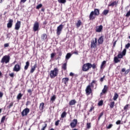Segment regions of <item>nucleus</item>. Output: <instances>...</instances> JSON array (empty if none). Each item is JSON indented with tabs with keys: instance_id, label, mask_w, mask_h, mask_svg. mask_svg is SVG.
Masks as SVG:
<instances>
[{
	"instance_id": "f257e3e1",
	"label": "nucleus",
	"mask_w": 130,
	"mask_h": 130,
	"mask_svg": "<svg viewBox=\"0 0 130 130\" xmlns=\"http://www.w3.org/2000/svg\"><path fill=\"white\" fill-rule=\"evenodd\" d=\"M126 54V49H124L122 53L119 52L117 56L114 57V62L115 63H118V62H120V59L123 58V56H125Z\"/></svg>"
},
{
	"instance_id": "f03ea898",
	"label": "nucleus",
	"mask_w": 130,
	"mask_h": 130,
	"mask_svg": "<svg viewBox=\"0 0 130 130\" xmlns=\"http://www.w3.org/2000/svg\"><path fill=\"white\" fill-rule=\"evenodd\" d=\"M94 84L97 85V81L95 80L92 81L91 83L86 86L85 93L87 96L92 93V88H94Z\"/></svg>"
},
{
	"instance_id": "7ed1b4c3",
	"label": "nucleus",
	"mask_w": 130,
	"mask_h": 130,
	"mask_svg": "<svg viewBox=\"0 0 130 130\" xmlns=\"http://www.w3.org/2000/svg\"><path fill=\"white\" fill-rule=\"evenodd\" d=\"M100 15V10L98 9H94V11H91L89 14V18L90 21H93L96 19L97 16Z\"/></svg>"
},
{
	"instance_id": "20e7f679",
	"label": "nucleus",
	"mask_w": 130,
	"mask_h": 130,
	"mask_svg": "<svg viewBox=\"0 0 130 130\" xmlns=\"http://www.w3.org/2000/svg\"><path fill=\"white\" fill-rule=\"evenodd\" d=\"M59 72L58 68L56 67L54 68L53 70H51L49 74L51 79H54V78L57 77Z\"/></svg>"
},
{
	"instance_id": "39448f33",
	"label": "nucleus",
	"mask_w": 130,
	"mask_h": 130,
	"mask_svg": "<svg viewBox=\"0 0 130 130\" xmlns=\"http://www.w3.org/2000/svg\"><path fill=\"white\" fill-rule=\"evenodd\" d=\"M11 59V57L10 55H5L1 59V63H9L10 62V60Z\"/></svg>"
},
{
	"instance_id": "423d86ee",
	"label": "nucleus",
	"mask_w": 130,
	"mask_h": 130,
	"mask_svg": "<svg viewBox=\"0 0 130 130\" xmlns=\"http://www.w3.org/2000/svg\"><path fill=\"white\" fill-rule=\"evenodd\" d=\"M90 66L91 63H86L84 64L82 67V71H83V72H88V71L91 69L90 67Z\"/></svg>"
},
{
	"instance_id": "0eeeda50",
	"label": "nucleus",
	"mask_w": 130,
	"mask_h": 130,
	"mask_svg": "<svg viewBox=\"0 0 130 130\" xmlns=\"http://www.w3.org/2000/svg\"><path fill=\"white\" fill-rule=\"evenodd\" d=\"M97 47V38H95L94 40H92L91 42L90 48L93 49V48H96Z\"/></svg>"
},
{
	"instance_id": "6e6552de",
	"label": "nucleus",
	"mask_w": 130,
	"mask_h": 130,
	"mask_svg": "<svg viewBox=\"0 0 130 130\" xmlns=\"http://www.w3.org/2000/svg\"><path fill=\"white\" fill-rule=\"evenodd\" d=\"M77 124H78V120L77 119H74L72 122L70 123V126L71 128H75L77 126Z\"/></svg>"
},
{
	"instance_id": "1a4fd4ad",
	"label": "nucleus",
	"mask_w": 130,
	"mask_h": 130,
	"mask_svg": "<svg viewBox=\"0 0 130 130\" xmlns=\"http://www.w3.org/2000/svg\"><path fill=\"white\" fill-rule=\"evenodd\" d=\"M63 28V25L62 24L59 25L57 27L56 34L58 36H59V35H60V33H61Z\"/></svg>"
},
{
	"instance_id": "9d476101",
	"label": "nucleus",
	"mask_w": 130,
	"mask_h": 130,
	"mask_svg": "<svg viewBox=\"0 0 130 130\" xmlns=\"http://www.w3.org/2000/svg\"><path fill=\"white\" fill-rule=\"evenodd\" d=\"M29 112H30V109H29V108H26L22 111V112H21V115L23 117L27 116Z\"/></svg>"
},
{
	"instance_id": "9b49d317",
	"label": "nucleus",
	"mask_w": 130,
	"mask_h": 130,
	"mask_svg": "<svg viewBox=\"0 0 130 130\" xmlns=\"http://www.w3.org/2000/svg\"><path fill=\"white\" fill-rule=\"evenodd\" d=\"M38 30H39V22L36 21L34 24L33 30L34 32H36V31H38Z\"/></svg>"
},
{
	"instance_id": "f8f14e48",
	"label": "nucleus",
	"mask_w": 130,
	"mask_h": 130,
	"mask_svg": "<svg viewBox=\"0 0 130 130\" xmlns=\"http://www.w3.org/2000/svg\"><path fill=\"white\" fill-rule=\"evenodd\" d=\"M20 28H21V21L18 20L15 23L14 29L18 31V30L20 29Z\"/></svg>"
},
{
	"instance_id": "ddd939ff",
	"label": "nucleus",
	"mask_w": 130,
	"mask_h": 130,
	"mask_svg": "<svg viewBox=\"0 0 130 130\" xmlns=\"http://www.w3.org/2000/svg\"><path fill=\"white\" fill-rule=\"evenodd\" d=\"M21 71V66L18 64L15 65L13 68V72H20Z\"/></svg>"
},
{
	"instance_id": "4468645a",
	"label": "nucleus",
	"mask_w": 130,
	"mask_h": 130,
	"mask_svg": "<svg viewBox=\"0 0 130 130\" xmlns=\"http://www.w3.org/2000/svg\"><path fill=\"white\" fill-rule=\"evenodd\" d=\"M117 5H118V1H114L113 2H110L109 4L108 5V7H117Z\"/></svg>"
},
{
	"instance_id": "2eb2a0df",
	"label": "nucleus",
	"mask_w": 130,
	"mask_h": 130,
	"mask_svg": "<svg viewBox=\"0 0 130 130\" xmlns=\"http://www.w3.org/2000/svg\"><path fill=\"white\" fill-rule=\"evenodd\" d=\"M121 73H124V75L125 76H126L130 72V66H129V69H127L126 70H125V68H122L121 70Z\"/></svg>"
},
{
	"instance_id": "dca6fc26",
	"label": "nucleus",
	"mask_w": 130,
	"mask_h": 130,
	"mask_svg": "<svg viewBox=\"0 0 130 130\" xmlns=\"http://www.w3.org/2000/svg\"><path fill=\"white\" fill-rule=\"evenodd\" d=\"M13 23H14V20L12 19H9L7 23V28H12L13 27Z\"/></svg>"
},
{
	"instance_id": "f3484780",
	"label": "nucleus",
	"mask_w": 130,
	"mask_h": 130,
	"mask_svg": "<svg viewBox=\"0 0 130 130\" xmlns=\"http://www.w3.org/2000/svg\"><path fill=\"white\" fill-rule=\"evenodd\" d=\"M104 36H102L99 38L98 40V44L99 45L103 44V42H104Z\"/></svg>"
},
{
	"instance_id": "a211bd4d",
	"label": "nucleus",
	"mask_w": 130,
	"mask_h": 130,
	"mask_svg": "<svg viewBox=\"0 0 130 130\" xmlns=\"http://www.w3.org/2000/svg\"><path fill=\"white\" fill-rule=\"evenodd\" d=\"M103 29V26H102V25H101L96 27L95 31L98 32V33H100V32H102Z\"/></svg>"
},
{
	"instance_id": "6ab92c4d",
	"label": "nucleus",
	"mask_w": 130,
	"mask_h": 130,
	"mask_svg": "<svg viewBox=\"0 0 130 130\" xmlns=\"http://www.w3.org/2000/svg\"><path fill=\"white\" fill-rule=\"evenodd\" d=\"M108 90V86L107 85H105L104 88L102 90V92L101 93V95L102 94H105L107 92V90Z\"/></svg>"
},
{
	"instance_id": "aec40b11",
	"label": "nucleus",
	"mask_w": 130,
	"mask_h": 130,
	"mask_svg": "<svg viewBox=\"0 0 130 130\" xmlns=\"http://www.w3.org/2000/svg\"><path fill=\"white\" fill-rule=\"evenodd\" d=\"M69 81H70V79L68 77L63 78L62 79V83H63L65 85L68 84Z\"/></svg>"
},
{
	"instance_id": "412c9836",
	"label": "nucleus",
	"mask_w": 130,
	"mask_h": 130,
	"mask_svg": "<svg viewBox=\"0 0 130 130\" xmlns=\"http://www.w3.org/2000/svg\"><path fill=\"white\" fill-rule=\"evenodd\" d=\"M36 68H37V64H35L34 66L32 67H31L30 69V74H33V73H34L35 70H36Z\"/></svg>"
},
{
	"instance_id": "4be33fe9",
	"label": "nucleus",
	"mask_w": 130,
	"mask_h": 130,
	"mask_svg": "<svg viewBox=\"0 0 130 130\" xmlns=\"http://www.w3.org/2000/svg\"><path fill=\"white\" fill-rule=\"evenodd\" d=\"M76 103H77V101L75 100H72L69 102V105L70 106H72L73 105H75Z\"/></svg>"
},
{
	"instance_id": "5701e85b",
	"label": "nucleus",
	"mask_w": 130,
	"mask_h": 130,
	"mask_svg": "<svg viewBox=\"0 0 130 130\" xmlns=\"http://www.w3.org/2000/svg\"><path fill=\"white\" fill-rule=\"evenodd\" d=\"M106 66V61L104 60L102 62V64H101L100 69L101 70H102V69H104Z\"/></svg>"
},
{
	"instance_id": "b1692460",
	"label": "nucleus",
	"mask_w": 130,
	"mask_h": 130,
	"mask_svg": "<svg viewBox=\"0 0 130 130\" xmlns=\"http://www.w3.org/2000/svg\"><path fill=\"white\" fill-rule=\"evenodd\" d=\"M29 66H30V62H29V61H26L25 62V66H24V70L27 71Z\"/></svg>"
},
{
	"instance_id": "393cba45",
	"label": "nucleus",
	"mask_w": 130,
	"mask_h": 130,
	"mask_svg": "<svg viewBox=\"0 0 130 130\" xmlns=\"http://www.w3.org/2000/svg\"><path fill=\"white\" fill-rule=\"evenodd\" d=\"M82 25V21L79 20L77 23H76V26L77 28H80V26Z\"/></svg>"
},
{
	"instance_id": "a878e982",
	"label": "nucleus",
	"mask_w": 130,
	"mask_h": 130,
	"mask_svg": "<svg viewBox=\"0 0 130 130\" xmlns=\"http://www.w3.org/2000/svg\"><path fill=\"white\" fill-rule=\"evenodd\" d=\"M55 99H56V95H53L51 97L50 102H51V103H53V102L55 101Z\"/></svg>"
},
{
	"instance_id": "bb28decb",
	"label": "nucleus",
	"mask_w": 130,
	"mask_h": 130,
	"mask_svg": "<svg viewBox=\"0 0 130 130\" xmlns=\"http://www.w3.org/2000/svg\"><path fill=\"white\" fill-rule=\"evenodd\" d=\"M41 39H42V40H43L44 41L46 39H47V35L46 34H43L41 36Z\"/></svg>"
},
{
	"instance_id": "cd10ccee",
	"label": "nucleus",
	"mask_w": 130,
	"mask_h": 130,
	"mask_svg": "<svg viewBox=\"0 0 130 130\" xmlns=\"http://www.w3.org/2000/svg\"><path fill=\"white\" fill-rule=\"evenodd\" d=\"M68 66V64L67 62L63 63L61 66V69L63 70V71H67V66Z\"/></svg>"
},
{
	"instance_id": "c85d7f7f",
	"label": "nucleus",
	"mask_w": 130,
	"mask_h": 130,
	"mask_svg": "<svg viewBox=\"0 0 130 130\" xmlns=\"http://www.w3.org/2000/svg\"><path fill=\"white\" fill-rule=\"evenodd\" d=\"M90 69L91 68H92L93 70H95V69L97 68V63H94L92 64L90 63Z\"/></svg>"
},
{
	"instance_id": "c756f323",
	"label": "nucleus",
	"mask_w": 130,
	"mask_h": 130,
	"mask_svg": "<svg viewBox=\"0 0 130 130\" xmlns=\"http://www.w3.org/2000/svg\"><path fill=\"white\" fill-rule=\"evenodd\" d=\"M39 108L40 110H43L44 109V103H42L40 104Z\"/></svg>"
},
{
	"instance_id": "7c9ffc66",
	"label": "nucleus",
	"mask_w": 130,
	"mask_h": 130,
	"mask_svg": "<svg viewBox=\"0 0 130 130\" xmlns=\"http://www.w3.org/2000/svg\"><path fill=\"white\" fill-rule=\"evenodd\" d=\"M118 94H117V93H115L114 96H113V100L114 101H116V100H117V98H118Z\"/></svg>"
},
{
	"instance_id": "2f4dec72",
	"label": "nucleus",
	"mask_w": 130,
	"mask_h": 130,
	"mask_svg": "<svg viewBox=\"0 0 130 130\" xmlns=\"http://www.w3.org/2000/svg\"><path fill=\"white\" fill-rule=\"evenodd\" d=\"M108 13H109V10H105L102 12V15H103L104 16H106L107 15V14H108Z\"/></svg>"
},
{
	"instance_id": "473e14b6",
	"label": "nucleus",
	"mask_w": 130,
	"mask_h": 130,
	"mask_svg": "<svg viewBox=\"0 0 130 130\" xmlns=\"http://www.w3.org/2000/svg\"><path fill=\"white\" fill-rule=\"evenodd\" d=\"M67 116V113L66 111H64L61 114V118H64Z\"/></svg>"
},
{
	"instance_id": "72a5a7b5",
	"label": "nucleus",
	"mask_w": 130,
	"mask_h": 130,
	"mask_svg": "<svg viewBox=\"0 0 130 130\" xmlns=\"http://www.w3.org/2000/svg\"><path fill=\"white\" fill-rule=\"evenodd\" d=\"M22 96H23V94H22V93H19L17 96V99L18 100H21V99L22 98Z\"/></svg>"
},
{
	"instance_id": "f704fd0d",
	"label": "nucleus",
	"mask_w": 130,
	"mask_h": 130,
	"mask_svg": "<svg viewBox=\"0 0 130 130\" xmlns=\"http://www.w3.org/2000/svg\"><path fill=\"white\" fill-rule=\"evenodd\" d=\"M114 104H115V103L114 102H111V103H110V108H113V107H114Z\"/></svg>"
},
{
	"instance_id": "c9c22d12",
	"label": "nucleus",
	"mask_w": 130,
	"mask_h": 130,
	"mask_svg": "<svg viewBox=\"0 0 130 130\" xmlns=\"http://www.w3.org/2000/svg\"><path fill=\"white\" fill-rule=\"evenodd\" d=\"M13 106H14V102H12L7 106V108L8 109H11V108L13 107Z\"/></svg>"
},
{
	"instance_id": "e433bc0d",
	"label": "nucleus",
	"mask_w": 130,
	"mask_h": 130,
	"mask_svg": "<svg viewBox=\"0 0 130 130\" xmlns=\"http://www.w3.org/2000/svg\"><path fill=\"white\" fill-rule=\"evenodd\" d=\"M71 56H72V54H71V53H68L67 54L66 56V58L67 59H70V58H71Z\"/></svg>"
},
{
	"instance_id": "4c0bfd02",
	"label": "nucleus",
	"mask_w": 130,
	"mask_h": 130,
	"mask_svg": "<svg viewBox=\"0 0 130 130\" xmlns=\"http://www.w3.org/2000/svg\"><path fill=\"white\" fill-rule=\"evenodd\" d=\"M86 128L87 129H89V128H91V122H87L86 123Z\"/></svg>"
},
{
	"instance_id": "58836bf2",
	"label": "nucleus",
	"mask_w": 130,
	"mask_h": 130,
	"mask_svg": "<svg viewBox=\"0 0 130 130\" xmlns=\"http://www.w3.org/2000/svg\"><path fill=\"white\" fill-rule=\"evenodd\" d=\"M5 120H6V116H4L2 118L1 123H4L5 122Z\"/></svg>"
},
{
	"instance_id": "ea45409f",
	"label": "nucleus",
	"mask_w": 130,
	"mask_h": 130,
	"mask_svg": "<svg viewBox=\"0 0 130 130\" xmlns=\"http://www.w3.org/2000/svg\"><path fill=\"white\" fill-rule=\"evenodd\" d=\"M128 106H129V105L127 104V105H126L124 107L123 109H124V111H126V112L127 111V109H128Z\"/></svg>"
},
{
	"instance_id": "a19ab883",
	"label": "nucleus",
	"mask_w": 130,
	"mask_h": 130,
	"mask_svg": "<svg viewBox=\"0 0 130 130\" xmlns=\"http://www.w3.org/2000/svg\"><path fill=\"white\" fill-rule=\"evenodd\" d=\"M59 4H66L67 3V0H58Z\"/></svg>"
},
{
	"instance_id": "79ce46f5",
	"label": "nucleus",
	"mask_w": 130,
	"mask_h": 130,
	"mask_svg": "<svg viewBox=\"0 0 130 130\" xmlns=\"http://www.w3.org/2000/svg\"><path fill=\"white\" fill-rule=\"evenodd\" d=\"M98 105V106H102V105H103V100L100 101Z\"/></svg>"
},
{
	"instance_id": "37998d69",
	"label": "nucleus",
	"mask_w": 130,
	"mask_h": 130,
	"mask_svg": "<svg viewBox=\"0 0 130 130\" xmlns=\"http://www.w3.org/2000/svg\"><path fill=\"white\" fill-rule=\"evenodd\" d=\"M94 109H95V107L92 105L91 107H90V109L89 110V112H92V111H93Z\"/></svg>"
},
{
	"instance_id": "c03bdc74",
	"label": "nucleus",
	"mask_w": 130,
	"mask_h": 130,
	"mask_svg": "<svg viewBox=\"0 0 130 130\" xmlns=\"http://www.w3.org/2000/svg\"><path fill=\"white\" fill-rule=\"evenodd\" d=\"M104 114V112H103L100 114V115L98 118V120H100V118H101V117H102V116H103Z\"/></svg>"
},
{
	"instance_id": "a18cd8bd",
	"label": "nucleus",
	"mask_w": 130,
	"mask_h": 130,
	"mask_svg": "<svg viewBox=\"0 0 130 130\" xmlns=\"http://www.w3.org/2000/svg\"><path fill=\"white\" fill-rule=\"evenodd\" d=\"M113 126V124H110L108 126H107V129H110L111 127Z\"/></svg>"
},
{
	"instance_id": "49530a36",
	"label": "nucleus",
	"mask_w": 130,
	"mask_h": 130,
	"mask_svg": "<svg viewBox=\"0 0 130 130\" xmlns=\"http://www.w3.org/2000/svg\"><path fill=\"white\" fill-rule=\"evenodd\" d=\"M40 8H42V4H41L38 5L36 7V9H37V10H39V9H40Z\"/></svg>"
},
{
	"instance_id": "de8ad7c7",
	"label": "nucleus",
	"mask_w": 130,
	"mask_h": 130,
	"mask_svg": "<svg viewBox=\"0 0 130 130\" xmlns=\"http://www.w3.org/2000/svg\"><path fill=\"white\" fill-rule=\"evenodd\" d=\"M60 122V120H58L57 121H55V125H56V126H57V125L59 124Z\"/></svg>"
},
{
	"instance_id": "09e8293b",
	"label": "nucleus",
	"mask_w": 130,
	"mask_h": 130,
	"mask_svg": "<svg viewBox=\"0 0 130 130\" xmlns=\"http://www.w3.org/2000/svg\"><path fill=\"white\" fill-rule=\"evenodd\" d=\"M122 124V123H121V121H120V120H118L116 122V124Z\"/></svg>"
},
{
	"instance_id": "8fccbe9b",
	"label": "nucleus",
	"mask_w": 130,
	"mask_h": 130,
	"mask_svg": "<svg viewBox=\"0 0 130 130\" xmlns=\"http://www.w3.org/2000/svg\"><path fill=\"white\" fill-rule=\"evenodd\" d=\"M129 47H130V43H128L125 45V48H126L127 49H128V48H129Z\"/></svg>"
},
{
	"instance_id": "3c124183",
	"label": "nucleus",
	"mask_w": 130,
	"mask_h": 130,
	"mask_svg": "<svg viewBox=\"0 0 130 130\" xmlns=\"http://www.w3.org/2000/svg\"><path fill=\"white\" fill-rule=\"evenodd\" d=\"M57 53L58 54V56H61V55H62V53L61 52V51H58Z\"/></svg>"
},
{
	"instance_id": "603ef678",
	"label": "nucleus",
	"mask_w": 130,
	"mask_h": 130,
	"mask_svg": "<svg viewBox=\"0 0 130 130\" xmlns=\"http://www.w3.org/2000/svg\"><path fill=\"white\" fill-rule=\"evenodd\" d=\"M46 127H47V124L45 123L44 126L41 128V130H45V128H46Z\"/></svg>"
},
{
	"instance_id": "864d4df0",
	"label": "nucleus",
	"mask_w": 130,
	"mask_h": 130,
	"mask_svg": "<svg viewBox=\"0 0 130 130\" xmlns=\"http://www.w3.org/2000/svg\"><path fill=\"white\" fill-rule=\"evenodd\" d=\"M28 93H29V95H32V92H33V90H31V89L27 90Z\"/></svg>"
},
{
	"instance_id": "5fc2aeb1",
	"label": "nucleus",
	"mask_w": 130,
	"mask_h": 130,
	"mask_svg": "<svg viewBox=\"0 0 130 130\" xmlns=\"http://www.w3.org/2000/svg\"><path fill=\"white\" fill-rule=\"evenodd\" d=\"M130 16V10L128 11V12H127L126 14L125 15V17L127 18H128Z\"/></svg>"
},
{
	"instance_id": "6e6d98bb",
	"label": "nucleus",
	"mask_w": 130,
	"mask_h": 130,
	"mask_svg": "<svg viewBox=\"0 0 130 130\" xmlns=\"http://www.w3.org/2000/svg\"><path fill=\"white\" fill-rule=\"evenodd\" d=\"M106 77L105 76H104L103 77H102L100 79V82H103V81H104V78Z\"/></svg>"
},
{
	"instance_id": "4d7b16f0",
	"label": "nucleus",
	"mask_w": 130,
	"mask_h": 130,
	"mask_svg": "<svg viewBox=\"0 0 130 130\" xmlns=\"http://www.w3.org/2000/svg\"><path fill=\"white\" fill-rule=\"evenodd\" d=\"M55 56V53H52L51 54V58H53L54 56Z\"/></svg>"
},
{
	"instance_id": "13d9d810",
	"label": "nucleus",
	"mask_w": 130,
	"mask_h": 130,
	"mask_svg": "<svg viewBox=\"0 0 130 130\" xmlns=\"http://www.w3.org/2000/svg\"><path fill=\"white\" fill-rule=\"evenodd\" d=\"M9 76L11 78H14V73H12L9 74Z\"/></svg>"
},
{
	"instance_id": "bf43d9fd",
	"label": "nucleus",
	"mask_w": 130,
	"mask_h": 130,
	"mask_svg": "<svg viewBox=\"0 0 130 130\" xmlns=\"http://www.w3.org/2000/svg\"><path fill=\"white\" fill-rule=\"evenodd\" d=\"M31 104V102H30L29 101H27L26 103V106H28V105H29V104Z\"/></svg>"
},
{
	"instance_id": "052dcab7",
	"label": "nucleus",
	"mask_w": 130,
	"mask_h": 130,
	"mask_svg": "<svg viewBox=\"0 0 130 130\" xmlns=\"http://www.w3.org/2000/svg\"><path fill=\"white\" fill-rule=\"evenodd\" d=\"M9 43H6L4 44V47H9Z\"/></svg>"
},
{
	"instance_id": "680f3d73",
	"label": "nucleus",
	"mask_w": 130,
	"mask_h": 130,
	"mask_svg": "<svg viewBox=\"0 0 130 130\" xmlns=\"http://www.w3.org/2000/svg\"><path fill=\"white\" fill-rule=\"evenodd\" d=\"M116 42H117V41H115L113 44V47H115V45H116Z\"/></svg>"
},
{
	"instance_id": "e2e57ef3",
	"label": "nucleus",
	"mask_w": 130,
	"mask_h": 130,
	"mask_svg": "<svg viewBox=\"0 0 130 130\" xmlns=\"http://www.w3.org/2000/svg\"><path fill=\"white\" fill-rule=\"evenodd\" d=\"M4 96V93L2 92H0V98H2Z\"/></svg>"
},
{
	"instance_id": "0e129e2a",
	"label": "nucleus",
	"mask_w": 130,
	"mask_h": 130,
	"mask_svg": "<svg viewBox=\"0 0 130 130\" xmlns=\"http://www.w3.org/2000/svg\"><path fill=\"white\" fill-rule=\"evenodd\" d=\"M27 0H20L21 3H23L24 4Z\"/></svg>"
},
{
	"instance_id": "69168bd1",
	"label": "nucleus",
	"mask_w": 130,
	"mask_h": 130,
	"mask_svg": "<svg viewBox=\"0 0 130 130\" xmlns=\"http://www.w3.org/2000/svg\"><path fill=\"white\" fill-rule=\"evenodd\" d=\"M70 76L71 77H73V76H74V73H73L72 72H71V73H70Z\"/></svg>"
},
{
	"instance_id": "338daca9",
	"label": "nucleus",
	"mask_w": 130,
	"mask_h": 130,
	"mask_svg": "<svg viewBox=\"0 0 130 130\" xmlns=\"http://www.w3.org/2000/svg\"><path fill=\"white\" fill-rule=\"evenodd\" d=\"M46 24H47V21H45L43 22L44 25H46Z\"/></svg>"
},
{
	"instance_id": "774afa93",
	"label": "nucleus",
	"mask_w": 130,
	"mask_h": 130,
	"mask_svg": "<svg viewBox=\"0 0 130 130\" xmlns=\"http://www.w3.org/2000/svg\"><path fill=\"white\" fill-rule=\"evenodd\" d=\"M45 11V9L44 8H42L41 11L42 12H44Z\"/></svg>"
}]
</instances>
